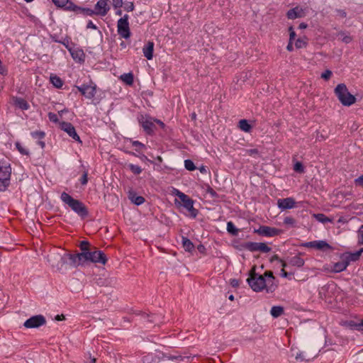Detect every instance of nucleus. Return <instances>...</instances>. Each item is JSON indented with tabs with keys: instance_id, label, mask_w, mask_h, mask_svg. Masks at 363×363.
Segmentation results:
<instances>
[{
	"instance_id": "f257e3e1",
	"label": "nucleus",
	"mask_w": 363,
	"mask_h": 363,
	"mask_svg": "<svg viewBox=\"0 0 363 363\" xmlns=\"http://www.w3.org/2000/svg\"><path fill=\"white\" fill-rule=\"evenodd\" d=\"M271 281V282H267L264 276L256 274L255 267H252L250 277L247 279V281L254 291L258 292L265 289L267 293H272L277 288V285L273 283V280Z\"/></svg>"
},
{
	"instance_id": "f03ea898",
	"label": "nucleus",
	"mask_w": 363,
	"mask_h": 363,
	"mask_svg": "<svg viewBox=\"0 0 363 363\" xmlns=\"http://www.w3.org/2000/svg\"><path fill=\"white\" fill-rule=\"evenodd\" d=\"M61 199L82 218H85L88 216V211L86 206L80 201L73 199L66 192L62 193Z\"/></svg>"
},
{
	"instance_id": "7ed1b4c3",
	"label": "nucleus",
	"mask_w": 363,
	"mask_h": 363,
	"mask_svg": "<svg viewBox=\"0 0 363 363\" xmlns=\"http://www.w3.org/2000/svg\"><path fill=\"white\" fill-rule=\"evenodd\" d=\"M335 94L340 102L345 106H350L356 102V98L350 94L345 84H339L334 89Z\"/></svg>"
},
{
	"instance_id": "20e7f679",
	"label": "nucleus",
	"mask_w": 363,
	"mask_h": 363,
	"mask_svg": "<svg viewBox=\"0 0 363 363\" xmlns=\"http://www.w3.org/2000/svg\"><path fill=\"white\" fill-rule=\"evenodd\" d=\"M117 31L119 35L125 39L130 36V31L128 23V15L125 14L121 18L117 23Z\"/></svg>"
},
{
	"instance_id": "39448f33",
	"label": "nucleus",
	"mask_w": 363,
	"mask_h": 363,
	"mask_svg": "<svg viewBox=\"0 0 363 363\" xmlns=\"http://www.w3.org/2000/svg\"><path fill=\"white\" fill-rule=\"evenodd\" d=\"M69 256H70V254H64L63 255L56 254L51 257L48 256L47 260L48 262L53 263V267H56L57 269L60 270L64 265H69Z\"/></svg>"
},
{
	"instance_id": "423d86ee",
	"label": "nucleus",
	"mask_w": 363,
	"mask_h": 363,
	"mask_svg": "<svg viewBox=\"0 0 363 363\" xmlns=\"http://www.w3.org/2000/svg\"><path fill=\"white\" fill-rule=\"evenodd\" d=\"M11 169L9 166H0V191H4L10 184Z\"/></svg>"
},
{
	"instance_id": "0eeeda50",
	"label": "nucleus",
	"mask_w": 363,
	"mask_h": 363,
	"mask_svg": "<svg viewBox=\"0 0 363 363\" xmlns=\"http://www.w3.org/2000/svg\"><path fill=\"white\" fill-rule=\"evenodd\" d=\"M87 262L93 263H101L105 264L107 262L106 255L100 250H95L94 252H86Z\"/></svg>"
},
{
	"instance_id": "6e6552de",
	"label": "nucleus",
	"mask_w": 363,
	"mask_h": 363,
	"mask_svg": "<svg viewBox=\"0 0 363 363\" xmlns=\"http://www.w3.org/2000/svg\"><path fill=\"white\" fill-rule=\"evenodd\" d=\"M46 320L43 315H37L26 320L23 326L26 328H36L45 324Z\"/></svg>"
},
{
	"instance_id": "1a4fd4ad",
	"label": "nucleus",
	"mask_w": 363,
	"mask_h": 363,
	"mask_svg": "<svg viewBox=\"0 0 363 363\" xmlns=\"http://www.w3.org/2000/svg\"><path fill=\"white\" fill-rule=\"evenodd\" d=\"M182 206L190 213V215L195 218L197 215V210L194 208V201L185 194L179 196Z\"/></svg>"
},
{
	"instance_id": "9d476101",
	"label": "nucleus",
	"mask_w": 363,
	"mask_h": 363,
	"mask_svg": "<svg viewBox=\"0 0 363 363\" xmlns=\"http://www.w3.org/2000/svg\"><path fill=\"white\" fill-rule=\"evenodd\" d=\"M69 265L71 267H77L83 265L87 262L86 252H82L76 255L70 254L69 256Z\"/></svg>"
},
{
	"instance_id": "9b49d317",
	"label": "nucleus",
	"mask_w": 363,
	"mask_h": 363,
	"mask_svg": "<svg viewBox=\"0 0 363 363\" xmlns=\"http://www.w3.org/2000/svg\"><path fill=\"white\" fill-rule=\"evenodd\" d=\"M245 247L250 251H260L262 252H268L271 250V248L267 245L264 242H247Z\"/></svg>"
},
{
	"instance_id": "f8f14e48",
	"label": "nucleus",
	"mask_w": 363,
	"mask_h": 363,
	"mask_svg": "<svg viewBox=\"0 0 363 363\" xmlns=\"http://www.w3.org/2000/svg\"><path fill=\"white\" fill-rule=\"evenodd\" d=\"M60 127L62 130L66 132L74 140L82 143L79 136L77 135L75 130L74 127L70 123L62 122L60 124Z\"/></svg>"
},
{
	"instance_id": "ddd939ff",
	"label": "nucleus",
	"mask_w": 363,
	"mask_h": 363,
	"mask_svg": "<svg viewBox=\"0 0 363 363\" xmlns=\"http://www.w3.org/2000/svg\"><path fill=\"white\" fill-rule=\"evenodd\" d=\"M77 88L82 95L89 99H92L96 94V86L95 84H83L81 86H77Z\"/></svg>"
},
{
	"instance_id": "4468645a",
	"label": "nucleus",
	"mask_w": 363,
	"mask_h": 363,
	"mask_svg": "<svg viewBox=\"0 0 363 363\" xmlns=\"http://www.w3.org/2000/svg\"><path fill=\"white\" fill-rule=\"evenodd\" d=\"M109 0H99L95 5V14L104 16L108 12L110 7Z\"/></svg>"
},
{
	"instance_id": "2eb2a0df",
	"label": "nucleus",
	"mask_w": 363,
	"mask_h": 363,
	"mask_svg": "<svg viewBox=\"0 0 363 363\" xmlns=\"http://www.w3.org/2000/svg\"><path fill=\"white\" fill-rule=\"evenodd\" d=\"M304 246L306 247H313L320 250H330L331 247L328 243H327L324 240H315L308 242L304 244Z\"/></svg>"
},
{
	"instance_id": "dca6fc26",
	"label": "nucleus",
	"mask_w": 363,
	"mask_h": 363,
	"mask_svg": "<svg viewBox=\"0 0 363 363\" xmlns=\"http://www.w3.org/2000/svg\"><path fill=\"white\" fill-rule=\"evenodd\" d=\"M155 119L151 117H142L140 119V123L144 128L145 131L150 134L153 132V128L155 127Z\"/></svg>"
},
{
	"instance_id": "f3484780",
	"label": "nucleus",
	"mask_w": 363,
	"mask_h": 363,
	"mask_svg": "<svg viewBox=\"0 0 363 363\" xmlns=\"http://www.w3.org/2000/svg\"><path fill=\"white\" fill-rule=\"evenodd\" d=\"M257 232L259 234L266 235V236H275L281 233V230L275 228H272L269 226H261Z\"/></svg>"
},
{
	"instance_id": "a211bd4d",
	"label": "nucleus",
	"mask_w": 363,
	"mask_h": 363,
	"mask_svg": "<svg viewBox=\"0 0 363 363\" xmlns=\"http://www.w3.org/2000/svg\"><path fill=\"white\" fill-rule=\"evenodd\" d=\"M295 200L289 197L286 199H280L277 201V206L282 210L293 208L295 206Z\"/></svg>"
},
{
	"instance_id": "6ab92c4d",
	"label": "nucleus",
	"mask_w": 363,
	"mask_h": 363,
	"mask_svg": "<svg viewBox=\"0 0 363 363\" xmlns=\"http://www.w3.org/2000/svg\"><path fill=\"white\" fill-rule=\"evenodd\" d=\"M288 18L295 19L297 18H301L303 16V10L299 7H295L290 9L286 14Z\"/></svg>"
},
{
	"instance_id": "aec40b11",
	"label": "nucleus",
	"mask_w": 363,
	"mask_h": 363,
	"mask_svg": "<svg viewBox=\"0 0 363 363\" xmlns=\"http://www.w3.org/2000/svg\"><path fill=\"white\" fill-rule=\"evenodd\" d=\"M67 9H70V10L75 11L77 12L84 13L86 14L87 16H92L93 14H95V10L77 7V6L72 4V3H70L67 6Z\"/></svg>"
},
{
	"instance_id": "412c9836",
	"label": "nucleus",
	"mask_w": 363,
	"mask_h": 363,
	"mask_svg": "<svg viewBox=\"0 0 363 363\" xmlns=\"http://www.w3.org/2000/svg\"><path fill=\"white\" fill-rule=\"evenodd\" d=\"M69 51L72 57V58L78 62L84 61V53L82 50L77 49L74 50L72 48H69Z\"/></svg>"
},
{
	"instance_id": "4be33fe9",
	"label": "nucleus",
	"mask_w": 363,
	"mask_h": 363,
	"mask_svg": "<svg viewBox=\"0 0 363 363\" xmlns=\"http://www.w3.org/2000/svg\"><path fill=\"white\" fill-rule=\"evenodd\" d=\"M154 43L153 42L149 41L145 47L143 48V52L144 56L147 60H151L153 56Z\"/></svg>"
},
{
	"instance_id": "5701e85b",
	"label": "nucleus",
	"mask_w": 363,
	"mask_h": 363,
	"mask_svg": "<svg viewBox=\"0 0 363 363\" xmlns=\"http://www.w3.org/2000/svg\"><path fill=\"white\" fill-rule=\"evenodd\" d=\"M13 101L14 105H16V106H18L19 108H21L22 110H27L29 108V105H28V102L22 98L13 97Z\"/></svg>"
},
{
	"instance_id": "b1692460",
	"label": "nucleus",
	"mask_w": 363,
	"mask_h": 363,
	"mask_svg": "<svg viewBox=\"0 0 363 363\" xmlns=\"http://www.w3.org/2000/svg\"><path fill=\"white\" fill-rule=\"evenodd\" d=\"M348 264L349 262L346 260L338 262L334 264L333 270L335 272H340L347 268Z\"/></svg>"
},
{
	"instance_id": "393cba45",
	"label": "nucleus",
	"mask_w": 363,
	"mask_h": 363,
	"mask_svg": "<svg viewBox=\"0 0 363 363\" xmlns=\"http://www.w3.org/2000/svg\"><path fill=\"white\" fill-rule=\"evenodd\" d=\"M129 199L136 205H140L145 201V199L143 196H136V194L133 192L129 193Z\"/></svg>"
},
{
	"instance_id": "a878e982",
	"label": "nucleus",
	"mask_w": 363,
	"mask_h": 363,
	"mask_svg": "<svg viewBox=\"0 0 363 363\" xmlns=\"http://www.w3.org/2000/svg\"><path fill=\"white\" fill-rule=\"evenodd\" d=\"M289 264L292 266L301 267L304 264V260L299 256H295L289 259Z\"/></svg>"
},
{
	"instance_id": "bb28decb",
	"label": "nucleus",
	"mask_w": 363,
	"mask_h": 363,
	"mask_svg": "<svg viewBox=\"0 0 363 363\" xmlns=\"http://www.w3.org/2000/svg\"><path fill=\"white\" fill-rule=\"evenodd\" d=\"M50 82L53 84L56 88H61L63 85V82L62 79L55 74H51L50 77Z\"/></svg>"
},
{
	"instance_id": "cd10ccee",
	"label": "nucleus",
	"mask_w": 363,
	"mask_h": 363,
	"mask_svg": "<svg viewBox=\"0 0 363 363\" xmlns=\"http://www.w3.org/2000/svg\"><path fill=\"white\" fill-rule=\"evenodd\" d=\"M182 244L184 248L187 252H191L194 248L193 242L186 238H182Z\"/></svg>"
},
{
	"instance_id": "c85d7f7f",
	"label": "nucleus",
	"mask_w": 363,
	"mask_h": 363,
	"mask_svg": "<svg viewBox=\"0 0 363 363\" xmlns=\"http://www.w3.org/2000/svg\"><path fill=\"white\" fill-rule=\"evenodd\" d=\"M284 313V308L281 306H273L271 309L270 313L274 318H278Z\"/></svg>"
},
{
	"instance_id": "c756f323",
	"label": "nucleus",
	"mask_w": 363,
	"mask_h": 363,
	"mask_svg": "<svg viewBox=\"0 0 363 363\" xmlns=\"http://www.w3.org/2000/svg\"><path fill=\"white\" fill-rule=\"evenodd\" d=\"M337 35L340 37L342 42H343L344 43H346V44L351 43L353 40V38L351 35H350L349 34H347L343 31L339 32Z\"/></svg>"
},
{
	"instance_id": "7c9ffc66",
	"label": "nucleus",
	"mask_w": 363,
	"mask_h": 363,
	"mask_svg": "<svg viewBox=\"0 0 363 363\" xmlns=\"http://www.w3.org/2000/svg\"><path fill=\"white\" fill-rule=\"evenodd\" d=\"M318 221L322 223H325L327 222H332L333 221V218H330L327 216H325L324 214L323 213H317V214H313V216Z\"/></svg>"
},
{
	"instance_id": "2f4dec72",
	"label": "nucleus",
	"mask_w": 363,
	"mask_h": 363,
	"mask_svg": "<svg viewBox=\"0 0 363 363\" xmlns=\"http://www.w3.org/2000/svg\"><path fill=\"white\" fill-rule=\"evenodd\" d=\"M239 128L245 132H249L251 129V125L247 120L242 119L239 121Z\"/></svg>"
},
{
	"instance_id": "473e14b6",
	"label": "nucleus",
	"mask_w": 363,
	"mask_h": 363,
	"mask_svg": "<svg viewBox=\"0 0 363 363\" xmlns=\"http://www.w3.org/2000/svg\"><path fill=\"white\" fill-rule=\"evenodd\" d=\"M121 79L128 85L133 83V76L131 73L125 74L121 77Z\"/></svg>"
},
{
	"instance_id": "72a5a7b5",
	"label": "nucleus",
	"mask_w": 363,
	"mask_h": 363,
	"mask_svg": "<svg viewBox=\"0 0 363 363\" xmlns=\"http://www.w3.org/2000/svg\"><path fill=\"white\" fill-rule=\"evenodd\" d=\"M227 230L233 235H237L238 233V229H237L234 224L230 221L227 223Z\"/></svg>"
},
{
	"instance_id": "f704fd0d",
	"label": "nucleus",
	"mask_w": 363,
	"mask_h": 363,
	"mask_svg": "<svg viewBox=\"0 0 363 363\" xmlns=\"http://www.w3.org/2000/svg\"><path fill=\"white\" fill-rule=\"evenodd\" d=\"M262 276H264V279L267 280V282H271V280H273V283H275V277H274L272 272L267 271Z\"/></svg>"
},
{
	"instance_id": "c9c22d12",
	"label": "nucleus",
	"mask_w": 363,
	"mask_h": 363,
	"mask_svg": "<svg viewBox=\"0 0 363 363\" xmlns=\"http://www.w3.org/2000/svg\"><path fill=\"white\" fill-rule=\"evenodd\" d=\"M357 242L359 245H363V225L357 230Z\"/></svg>"
},
{
	"instance_id": "e433bc0d",
	"label": "nucleus",
	"mask_w": 363,
	"mask_h": 363,
	"mask_svg": "<svg viewBox=\"0 0 363 363\" xmlns=\"http://www.w3.org/2000/svg\"><path fill=\"white\" fill-rule=\"evenodd\" d=\"M362 253H363V247L360 248L358 251L355 252L350 255V259L352 261L357 260L361 256Z\"/></svg>"
},
{
	"instance_id": "4c0bfd02",
	"label": "nucleus",
	"mask_w": 363,
	"mask_h": 363,
	"mask_svg": "<svg viewBox=\"0 0 363 363\" xmlns=\"http://www.w3.org/2000/svg\"><path fill=\"white\" fill-rule=\"evenodd\" d=\"M184 166H185V168L189 171H193L196 169V167H195L194 162L190 160H186L184 161Z\"/></svg>"
},
{
	"instance_id": "58836bf2",
	"label": "nucleus",
	"mask_w": 363,
	"mask_h": 363,
	"mask_svg": "<svg viewBox=\"0 0 363 363\" xmlns=\"http://www.w3.org/2000/svg\"><path fill=\"white\" fill-rule=\"evenodd\" d=\"M129 168L135 174H140L142 172V169L138 165L130 164Z\"/></svg>"
},
{
	"instance_id": "ea45409f",
	"label": "nucleus",
	"mask_w": 363,
	"mask_h": 363,
	"mask_svg": "<svg viewBox=\"0 0 363 363\" xmlns=\"http://www.w3.org/2000/svg\"><path fill=\"white\" fill-rule=\"evenodd\" d=\"M284 223L286 225L294 227L296 223V220L292 217H286L284 220Z\"/></svg>"
},
{
	"instance_id": "a19ab883",
	"label": "nucleus",
	"mask_w": 363,
	"mask_h": 363,
	"mask_svg": "<svg viewBox=\"0 0 363 363\" xmlns=\"http://www.w3.org/2000/svg\"><path fill=\"white\" fill-rule=\"evenodd\" d=\"M333 74V72L330 70V69H326L324 72H323L321 74V76L320 77L325 80V81H328L330 79V78L331 77Z\"/></svg>"
},
{
	"instance_id": "79ce46f5",
	"label": "nucleus",
	"mask_w": 363,
	"mask_h": 363,
	"mask_svg": "<svg viewBox=\"0 0 363 363\" xmlns=\"http://www.w3.org/2000/svg\"><path fill=\"white\" fill-rule=\"evenodd\" d=\"M16 148L18 149V150L21 152V154L22 155H28L29 154L28 151L26 150L21 145L20 143L17 142L16 143Z\"/></svg>"
},
{
	"instance_id": "37998d69",
	"label": "nucleus",
	"mask_w": 363,
	"mask_h": 363,
	"mask_svg": "<svg viewBox=\"0 0 363 363\" xmlns=\"http://www.w3.org/2000/svg\"><path fill=\"white\" fill-rule=\"evenodd\" d=\"M52 1L58 7H63L69 3L68 0H52Z\"/></svg>"
},
{
	"instance_id": "c03bdc74",
	"label": "nucleus",
	"mask_w": 363,
	"mask_h": 363,
	"mask_svg": "<svg viewBox=\"0 0 363 363\" xmlns=\"http://www.w3.org/2000/svg\"><path fill=\"white\" fill-rule=\"evenodd\" d=\"M295 45L297 48H303L306 47V42L304 40L299 38L296 41Z\"/></svg>"
},
{
	"instance_id": "a18cd8bd",
	"label": "nucleus",
	"mask_w": 363,
	"mask_h": 363,
	"mask_svg": "<svg viewBox=\"0 0 363 363\" xmlns=\"http://www.w3.org/2000/svg\"><path fill=\"white\" fill-rule=\"evenodd\" d=\"M294 171H296L297 172L301 173V172H303V167L302 164L300 162H297L294 164Z\"/></svg>"
},
{
	"instance_id": "49530a36",
	"label": "nucleus",
	"mask_w": 363,
	"mask_h": 363,
	"mask_svg": "<svg viewBox=\"0 0 363 363\" xmlns=\"http://www.w3.org/2000/svg\"><path fill=\"white\" fill-rule=\"evenodd\" d=\"M89 243L87 241H82L80 243V248L82 252H89Z\"/></svg>"
},
{
	"instance_id": "de8ad7c7",
	"label": "nucleus",
	"mask_w": 363,
	"mask_h": 363,
	"mask_svg": "<svg viewBox=\"0 0 363 363\" xmlns=\"http://www.w3.org/2000/svg\"><path fill=\"white\" fill-rule=\"evenodd\" d=\"M125 10L127 11H132L134 10V4L133 2H128L127 4H125Z\"/></svg>"
},
{
	"instance_id": "09e8293b",
	"label": "nucleus",
	"mask_w": 363,
	"mask_h": 363,
	"mask_svg": "<svg viewBox=\"0 0 363 363\" xmlns=\"http://www.w3.org/2000/svg\"><path fill=\"white\" fill-rule=\"evenodd\" d=\"M48 118H49L50 121H52V122H55V123L58 121L57 116L55 113H48Z\"/></svg>"
},
{
	"instance_id": "8fccbe9b",
	"label": "nucleus",
	"mask_w": 363,
	"mask_h": 363,
	"mask_svg": "<svg viewBox=\"0 0 363 363\" xmlns=\"http://www.w3.org/2000/svg\"><path fill=\"white\" fill-rule=\"evenodd\" d=\"M35 138H43L45 136V133L42 131H36L31 133Z\"/></svg>"
},
{
	"instance_id": "3c124183",
	"label": "nucleus",
	"mask_w": 363,
	"mask_h": 363,
	"mask_svg": "<svg viewBox=\"0 0 363 363\" xmlns=\"http://www.w3.org/2000/svg\"><path fill=\"white\" fill-rule=\"evenodd\" d=\"M87 182H88V173H87V172H84L82 177V179H81V183H82V184L85 185V184H86Z\"/></svg>"
},
{
	"instance_id": "603ef678",
	"label": "nucleus",
	"mask_w": 363,
	"mask_h": 363,
	"mask_svg": "<svg viewBox=\"0 0 363 363\" xmlns=\"http://www.w3.org/2000/svg\"><path fill=\"white\" fill-rule=\"evenodd\" d=\"M289 41H293L295 38V36H296V33L295 31L294 30V28L293 27H289Z\"/></svg>"
},
{
	"instance_id": "864d4df0",
	"label": "nucleus",
	"mask_w": 363,
	"mask_h": 363,
	"mask_svg": "<svg viewBox=\"0 0 363 363\" xmlns=\"http://www.w3.org/2000/svg\"><path fill=\"white\" fill-rule=\"evenodd\" d=\"M112 3L115 8H121L123 5V0H112Z\"/></svg>"
},
{
	"instance_id": "5fc2aeb1",
	"label": "nucleus",
	"mask_w": 363,
	"mask_h": 363,
	"mask_svg": "<svg viewBox=\"0 0 363 363\" xmlns=\"http://www.w3.org/2000/svg\"><path fill=\"white\" fill-rule=\"evenodd\" d=\"M353 328L357 330H363V320L359 323L354 324Z\"/></svg>"
},
{
	"instance_id": "6e6d98bb",
	"label": "nucleus",
	"mask_w": 363,
	"mask_h": 363,
	"mask_svg": "<svg viewBox=\"0 0 363 363\" xmlns=\"http://www.w3.org/2000/svg\"><path fill=\"white\" fill-rule=\"evenodd\" d=\"M356 184H359L360 186H363V174L361 175L359 177L355 179L354 181Z\"/></svg>"
},
{
	"instance_id": "4d7b16f0",
	"label": "nucleus",
	"mask_w": 363,
	"mask_h": 363,
	"mask_svg": "<svg viewBox=\"0 0 363 363\" xmlns=\"http://www.w3.org/2000/svg\"><path fill=\"white\" fill-rule=\"evenodd\" d=\"M132 143H133V145H134L137 147H139V148H145V145L139 141H133Z\"/></svg>"
},
{
	"instance_id": "13d9d810",
	"label": "nucleus",
	"mask_w": 363,
	"mask_h": 363,
	"mask_svg": "<svg viewBox=\"0 0 363 363\" xmlns=\"http://www.w3.org/2000/svg\"><path fill=\"white\" fill-rule=\"evenodd\" d=\"M337 16L340 18L346 17V12L343 10H337Z\"/></svg>"
},
{
	"instance_id": "bf43d9fd",
	"label": "nucleus",
	"mask_w": 363,
	"mask_h": 363,
	"mask_svg": "<svg viewBox=\"0 0 363 363\" xmlns=\"http://www.w3.org/2000/svg\"><path fill=\"white\" fill-rule=\"evenodd\" d=\"M295 358L297 360H301V361L305 359V358L303 357L301 352H296V354H295Z\"/></svg>"
},
{
	"instance_id": "052dcab7",
	"label": "nucleus",
	"mask_w": 363,
	"mask_h": 363,
	"mask_svg": "<svg viewBox=\"0 0 363 363\" xmlns=\"http://www.w3.org/2000/svg\"><path fill=\"white\" fill-rule=\"evenodd\" d=\"M230 284L233 287H237L239 286V281L238 279H232L230 281Z\"/></svg>"
},
{
	"instance_id": "680f3d73",
	"label": "nucleus",
	"mask_w": 363,
	"mask_h": 363,
	"mask_svg": "<svg viewBox=\"0 0 363 363\" xmlns=\"http://www.w3.org/2000/svg\"><path fill=\"white\" fill-rule=\"evenodd\" d=\"M286 49L287 50L289 51H292L294 50V48H293V41H289L287 46H286Z\"/></svg>"
},
{
	"instance_id": "e2e57ef3",
	"label": "nucleus",
	"mask_w": 363,
	"mask_h": 363,
	"mask_svg": "<svg viewBox=\"0 0 363 363\" xmlns=\"http://www.w3.org/2000/svg\"><path fill=\"white\" fill-rule=\"evenodd\" d=\"M86 27H87V28L96 29V26L93 23L92 21H89Z\"/></svg>"
},
{
	"instance_id": "0e129e2a",
	"label": "nucleus",
	"mask_w": 363,
	"mask_h": 363,
	"mask_svg": "<svg viewBox=\"0 0 363 363\" xmlns=\"http://www.w3.org/2000/svg\"><path fill=\"white\" fill-rule=\"evenodd\" d=\"M197 248L200 252L205 253L206 248L203 245H199Z\"/></svg>"
},
{
	"instance_id": "69168bd1",
	"label": "nucleus",
	"mask_w": 363,
	"mask_h": 363,
	"mask_svg": "<svg viewBox=\"0 0 363 363\" xmlns=\"http://www.w3.org/2000/svg\"><path fill=\"white\" fill-rule=\"evenodd\" d=\"M65 315L63 314L57 315L55 317V320H65Z\"/></svg>"
},
{
	"instance_id": "338daca9",
	"label": "nucleus",
	"mask_w": 363,
	"mask_h": 363,
	"mask_svg": "<svg viewBox=\"0 0 363 363\" xmlns=\"http://www.w3.org/2000/svg\"><path fill=\"white\" fill-rule=\"evenodd\" d=\"M199 171L201 172V173H206L207 172V168L205 166H201L199 168Z\"/></svg>"
},
{
	"instance_id": "774afa93",
	"label": "nucleus",
	"mask_w": 363,
	"mask_h": 363,
	"mask_svg": "<svg viewBox=\"0 0 363 363\" xmlns=\"http://www.w3.org/2000/svg\"><path fill=\"white\" fill-rule=\"evenodd\" d=\"M174 194L179 198V196L182 195V194H184V193L181 192L178 189H174Z\"/></svg>"
}]
</instances>
